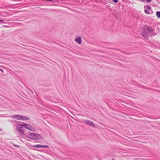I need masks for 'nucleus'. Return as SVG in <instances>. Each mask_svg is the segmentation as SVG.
<instances>
[{"instance_id": "obj_18", "label": "nucleus", "mask_w": 160, "mask_h": 160, "mask_svg": "<svg viewBox=\"0 0 160 160\" xmlns=\"http://www.w3.org/2000/svg\"><path fill=\"white\" fill-rule=\"evenodd\" d=\"M0 71H1L2 72V73H4L3 70L2 69L0 68Z\"/></svg>"}, {"instance_id": "obj_16", "label": "nucleus", "mask_w": 160, "mask_h": 160, "mask_svg": "<svg viewBox=\"0 0 160 160\" xmlns=\"http://www.w3.org/2000/svg\"><path fill=\"white\" fill-rule=\"evenodd\" d=\"M0 22H1V23H4V22L3 20H2L1 19H0Z\"/></svg>"}, {"instance_id": "obj_14", "label": "nucleus", "mask_w": 160, "mask_h": 160, "mask_svg": "<svg viewBox=\"0 0 160 160\" xmlns=\"http://www.w3.org/2000/svg\"><path fill=\"white\" fill-rule=\"evenodd\" d=\"M49 146L47 145H42V148H48Z\"/></svg>"}, {"instance_id": "obj_19", "label": "nucleus", "mask_w": 160, "mask_h": 160, "mask_svg": "<svg viewBox=\"0 0 160 160\" xmlns=\"http://www.w3.org/2000/svg\"><path fill=\"white\" fill-rule=\"evenodd\" d=\"M47 1L52 2L53 1V0H46Z\"/></svg>"}, {"instance_id": "obj_17", "label": "nucleus", "mask_w": 160, "mask_h": 160, "mask_svg": "<svg viewBox=\"0 0 160 160\" xmlns=\"http://www.w3.org/2000/svg\"><path fill=\"white\" fill-rule=\"evenodd\" d=\"M139 1L141 2H145V0H138Z\"/></svg>"}, {"instance_id": "obj_15", "label": "nucleus", "mask_w": 160, "mask_h": 160, "mask_svg": "<svg viewBox=\"0 0 160 160\" xmlns=\"http://www.w3.org/2000/svg\"><path fill=\"white\" fill-rule=\"evenodd\" d=\"M112 1L116 3H117L118 2V0H112Z\"/></svg>"}, {"instance_id": "obj_3", "label": "nucleus", "mask_w": 160, "mask_h": 160, "mask_svg": "<svg viewBox=\"0 0 160 160\" xmlns=\"http://www.w3.org/2000/svg\"><path fill=\"white\" fill-rule=\"evenodd\" d=\"M22 126L25 127L26 128L32 131L36 130L35 128L32 127L31 125L28 124H22Z\"/></svg>"}, {"instance_id": "obj_20", "label": "nucleus", "mask_w": 160, "mask_h": 160, "mask_svg": "<svg viewBox=\"0 0 160 160\" xmlns=\"http://www.w3.org/2000/svg\"><path fill=\"white\" fill-rule=\"evenodd\" d=\"M146 1L148 2H151V0H146Z\"/></svg>"}, {"instance_id": "obj_12", "label": "nucleus", "mask_w": 160, "mask_h": 160, "mask_svg": "<svg viewBox=\"0 0 160 160\" xmlns=\"http://www.w3.org/2000/svg\"><path fill=\"white\" fill-rule=\"evenodd\" d=\"M147 7L148 10L151 12V7L148 5H147Z\"/></svg>"}, {"instance_id": "obj_8", "label": "nucleus", "mask_w": 160, "mask_h": 160, "mask_svg": "<svg viewBox=\"0 0 160 160\" xmlns=\"http://www.w3.org/2000/svg\"><path fill=\"white\" fill-rule=\"evenodd\" d=\"M33 147L35 148H42V145L41 144H37L34 145Z\"/></svg>"}, {"instance_id": "obj_7", "label": "nucleus", "mask_w": 160, "mask_h": 160, "mask_svg": "<svg viewBox=\"0 0 160 160\" xmlns=\"http://www.w3.org/2000/svg\"><path fill=\"white\" fill-rule=\"evenodd\" d=\"M75 41L78 42L79 44H80L81 43V38L80 37L77 38L75 39Z\"/></svg>"}, {"instance_id": "obj_10", "label": "nucleus", "mask_w": 160, "mask_h": 160, "mask_svg": "<svg viewBox=\"0 0 160 160\" xmlns=\"http://www.w3.org/2000/svg\"><path fill=\"white\" fill-rule=\"evenodd\" d=\"M145 12L147 14H152V10H151V12L149 11L147 9H145L144 10Z\"/></svg>"}, {"instance_id": "obj_5", "label": "nucleus", "mask_w": 160, "mask_h": 160, "mask_svg": "<svg viewBox=\"0 0 160 160\" xmlns=\"http://www.w3.org/2000/svg\"><path fill=\"white\" fill-rule=\"evenodd\" d=\"M10 117L13 119H16L17 120H20L21 115H12Z\"/></svg>"}, {"instance_id": "obj_11", "label": "nucleus", "mask_w": 160, "mask_h": 160, "mask_svg": "<svg viewBox=\"0 0 160 160\" xmlns=\"http://www.w3.org/2000/svg\"><path fill=\"white\" fill-rule=\"evenodd\" d=\"M156 16L157 17H158V18H160V11H157L156 12Z\"/></svg>"}, {"instance_id": "obj_21", "label": "nucleus", "mask_w": 160, "mask_h": 160, "mask_svg": "<svg viewBox=\"0 0 160 160\" xmlns=\"http://www.w3.org/2000/svg\"><path fill=\"white\" fill-rule=\"evenodd\" d=\"M0 67L4 68V66H0Z\"/></svg>"}, {"instance_id": "obj_9", "label": "nucleus", "mask_w": 160, "mask_h": 160, "mask_svg": "<svg viewBox=\"0 0 160 160\" xmlns=\"http://www.w3.org/2000/svg\"><path fill=\"white\" fill-rule=\"evenodd\" d=\"M147 28L148 30L151 32H153L154 30L153 28L150 26H148Z\"/></svg>"}, {"instance_id": "obj_22", "label": "nucleus", "mask_w": 160, "mask_h": 160, "mask_svg": "<svg viewBox=\"0 0 160 160\" xmlns=\"http://www.w3.org/2000/svg\"><path fill=\"white\" fill-rule=\"evenodd\" d=\"M143 36L144 37H145V35H143Z\"/></svg>"}, {"instance_id": "obj_2", "label": "nucleus", "mask_w": 160, "mask_h": 160, "mask_svg": "<svg viewBox=\"0 0 160 160\" xmlns=\"http://www.w3.org/2000/svg\"><path fill=\"white\" fill-rule=\"evenodd\" d=\"M39 135L33 132H31L28 134V138L33 140H37L38 138Z\"/></svg>"}, {"instance_id": "obj_6", "label": "nucleus", "mask_w": 160, "mask_h": 160, "mask_svg": "<svg viewBox=\"0 0 160 160\" xmlns=\"http://www.w3.org/2000/svg\"><path fill=\"white\" fill-rule=\"evenodd\" d=\"M20 120H27L30 119V118L27 116L21 115Z\"/></svg>"}, {"instance_id": "obj_13", "label": "nucleus", "mask_w": 160, "mask_h": 160, "mask_svg": "<svg viewBox=\"0 0 160 160\" xmlns=\"http://www.w3.org/2000/svg\"><path fill=\"white\" fill-rule=\"evenodd\" d=\"M47 99L48 100H49V101H51V102H52V101H53V100H52V98H47Z\"/></svg>"}, {"instance_id": "obj_4", "label": "nucleus", "mask_w": 160, "mask_h": 160, "mask_svg": "<svg viewBox=\"0 0 160 160\" xmlns=\"http://www.w3.org/2000/svg\"><path fill=\"white\" fill-rule=\"evenodd\" d=\"M84 122L89 126H91L93 127L95 126L94 124L92 121L86 119L84 120Z\"/></svg>"}, {"instance_id": "obj_23", "label": "nucleus", "mask_w": 160, "mask_h": 160, "mask_svg": "<svg viewBox=\"0 0 160 160\" xmlns=\"http://www.w3.org/2000/svg\"><path fill=\"white\" fill-rule=\"evenodd\" d=\"M57 1H59V0H57Z\"/></svg>"}, {"instance_id": "obj_1", "label": "nucleus", "mask_w": 160, "mask_h": 160, "mask_svg": "<svg viewBox=\"0 0 160 160\" xmlns=\"http://www.w3.org/2000/svg\"><path fill=\"white\" fill-rule=\"evenodd\" d=\"M22 124H18L17 126V132L19 133L20 135L22 136L24 134L23 127Z\"/></svg>"}]
</instances>
